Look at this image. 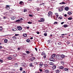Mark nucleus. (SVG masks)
<instances>
[{"instance_id": "a18cd8bd", "label": "nucleus", "mask_w": 73, "mask_h": 73, "mask_svg": "<svg viewBox=\"0 0 73 73\" xmlns=\"http://www.w3.org/2000/svg\"><path fill=\"white\" fill-rule=\"evenodd\" d=\"M13 38H14V39H16V36H14L13 37Z\"/></svg>"}, {"instance_id": "0eeeda50", "label": "nucleus", "mask_w": 73, "mask_h": 73, "mask_svg": "<svg viewBox=\"0 0 73 73\" xmlns=\"http://www.w3.org/2000/svg\"><path fill=\"white\" fill-rule=\"evenodd\" d=\"M19 30V31H21L22 30V27H21L20 26H19L17 28Z\"/></svg>"}, {"instance_id": "680f3d73", "label": "nucleus", "mask_w": 73, "mask_h": 73, "mask_svg": "<svg viewBox=\"0 0 73 73\" xmlns=\"http://www.w3.org/2000/svg\"><path fill=\"white\" fill-rule=\"evenodd\" d=\"M35 73H39V72H38V71H36V72H35Z\"/></svg>"}, {"instance_id": "37998d69", "label": "nucleus", "mask_w": 73, "mask_h": 73, "mask_svg": "<svg viewBox=\"0 0 73 73\" xmlns=\"http://www.w3.org/2000/svg\"><path fill=\"white\" fill-rule=\"evenodd\" d=\"M58 45H61V42H59L58 43Z\"/></svg>"}, {"instance_id": "4d7b16f0", "label": "nucleus", "mask_w": 73, "mask_h": 73, "mask_svg": "<svg viewBox=\"0 0 73 73\" xmlns=\"http://www.w3.org/2000/svg\"><path fill=\"white\" fill-rule=\"evenodd\" d=\"M20 20H23V18H21L20 19Z\"/></svg>"}, {"instance_id": "f257e3e1", "label": "nucleus", "mask_w": 73, "mask_h": 73, "mask_svg": "<svg viewBox=\"0 0 73 73\" xmlns=\"http://www.w3.org/2000/svg\"><path fill=\"white\" fill-rule=\"evenodd\" d=\"M65 56L64 55H62L61 56L57 55L56 56V58L59 60H63V58H65Z\"/></svg>"}, {"instance_id": "dca6fc26", "label": "nucleus", "mask_w": 73, "mask_h": 73, "mask_svg": "<svg viewBox=\"0 0 73 73\" xmlns=\"http://www.w3.org/2000/svg\"><path fill=\"white\" fill-rule=\"evenodd\" d=\"M55 14L56 15V16L57 18H58V13H55Z\"/></svg>"}, {"instance_id": "6e6552de", "label": "nucleus", "mask_w": 73, "mask_h": 73, "mask_svg": "<svg viewBox=\"0 0 73 73\" xmlns=\"http://www.w3.org/2000/svg\"><path fill=\"white\" fill-rule=\"evenodd\" d=\"M44 72L45 73H49V70H45Z\"/></svg>"}, {"instance_id": "2eb2a0df", "label": "nucleus", "mask_w": 73, "mask_h": 73, "mask_svg": "<svg viewBox=\"0 0 73 73\" xmlns=\"http://www.w3.org/2000/svg\"><path fill=\"white\" fill-rule=\"evenodd\" d=\"M52 68L53 69H55L56 68V66H54L52 67Z\"/></svg>"}, {"instance_id": "338daca9", "label": "nucleus", "mask_w": 73, "mask_h": 73, "mask_svg": "<svg viewBox=\"0 0 73 73\" xmlns=\"http://www.w3.org/2000/svg\"><path fill=\"white\" fill-rule=\"evenodd\" d=\"M27 29H29V27H27Z\"/></svg>"}, {"instance_id": "f8f14e48", "label": "nucleus", "mask_w": 73, "mask_h": 73, "mask_svg": "<svg viewBox=\"0 0 73 73\" xmlns=\"http://www.w3.org/2000/svg\"><path fill=\"white\" fill-rule=\"evenodd\" d=\"M69 8L68 7H66L65 8V10L66 11H68L69 10Z\"/></svg>"}, {"instance_id": "ea45409f", "label": "nucleus", "mask_w": 73, "mask_h": 73, "mask_svg": "<svg viewBox=\"0 0 73 73\" xmlns=\"http://www.w3.org/2000/svg\"><path fill=\"white\" fill-rule=\"evenodd\" d=\"M29 16L30 17H33V15L31 14L29 15Z\"/></svg>"}, {"instance_id": "bf43d9fd", "label": "nucleus", "mask_w": 73, "mask_h": 73, "mask_svg": "<svg viewBox=\"0 0 73 73\" xmlns=\"http://www.w3.org/2000/svg\"><path fill=\"white\" fill-rule=\"evenodd\" d=\"M37 10L38 11H40V9H39V8H37Z\"/></svg>"}, {"instance_id": "4468645a", "label": "nucleus", "mask_w": 73, "mask_h": 73, "mask_svg": "<svg viewBox=\"0 0 73 73\" xmlns=\"http://www.w3.org/2000/svg\"><path fill=\"white\" fill-rule=\"evenodd\" d=\"M59 68L60 69H63L64 68L62 66H60L59 67Z\"/></svg>"}, {"instance_id": "7ed1b4c3", "label": "nucleus", "mask_w": 73, "mask_h": 73, "mask_svg": "<svg viewBox=\"0 0 73 73\" xmlns=\"http://www.w3.org/2000/svg\"><path fill=\"white\" fill-rule=\"evenodd\" d=\"M49 60L50 61H53V62H55V59L51 57L49 58Z\"/></svg>"}, {"instance_id": "864d4df0", "label": "nucleus", "mask_w": 73, "mask_h": 73, "mask_svg": "<svg viewBox=\"0 0 73 73\" xmlns=\"http://www.w3.org/2000/svg\"><path fill=\"white\" fill-rule=\"evenodd\" d=\"M48 44H49V43H50V40H48Z\"/></svg>"}, {"instance_id": "6e6d98bb", "label": "nucleus", "mask_w": 73, "mask_h": 73, "mask_svg": "<svg viewBox=\"0 0 73 73\" xmlns=\"http://www.w3.org/2000/svg\"><path fill=\"white\" fill-rule=\"evenodd\" d=\"M2 48H3V47H2V46H0V49H2Z\"/></svg>"}, {"instance_id": "09e8293b", "label": "nucleus", "mask_w": 73, "mask_h": 73, "mask_svg": "<svg viewBox=\"0 0 73 73\" xmlns=\"http://www.w3.org/2000/svg\"><path fill=\"white\" fill-rule=\"evenodd\" d=\"M58 23L57 22H55L54 23V24H58Z\"/></svg>"}, {"instance_id": "4be33fe9", "label": "nucleus", "mask_w": 73, "mask_h": 73, "mask_svg": "<svg viewBox=\"0 0 73 73\" xmlns=\"http://www.w3.org/2000/svg\"><path fill=\"white\" fill-rule=\"evenodd\" d=\"M64 28H66V27H68V25H64Z\"/></svg>"}, {"instance_id": "39448f33", "label": "nucleus", "mask_w": 73, "mask_h": 73, "mask_svg": "<svg viewBox=\"0 0 73 73\" xmlns=\"http://www.w3.org/2000/svg\"><path fill=\"white\" fill-rule=\"evenodd\" d=\"M39 66L40 68H43V63H41L40 64H39Z\"/></svg>"}, {"instance_id": "72a5a7b5", "label": "nucleus", "mask_w": 73, "mask_h": 73, "mask_svg": "<svg viewBox=\"0 0 73 73\" xmlns=\"http://www.w3.org/2000/svg\"><path fill=\"white\" fill-rule=\"evenodd\" d=\"M58 19H60V20H62V17H58Z\"/></svg>"}, {"instance_id": "c85d7f7f", "label": "nucleus", "mask_w": 73, "mask_h": 73, "mask_svg": "<svg viewBox=\"0 0 73 73\" xmlns=\"http://www.w3.org/2000/svg\"><path fill=\"white\" fill-rule=\"evenodd\" d=\"M40 20L42 22L44 21V19L43 18H41Z\"/></svg>"}, {"instance_id": "20e7f679", "label": "nucleus", "mask_w": 73, "mask_h": 73, "mask_svg": "<svg viewBox=\"0 0 73 73\" xmlns=\"http://www.w3.org/2000/svg\"><path fill=\"white\" fill-rule=\"evenodd\" d=\"M53 14V13L51 11H49L48 12V16L49 17H50V16H52V15Z\"/></svg>"}, {"instance_id": "7c9ffc66", "label": "nucleus", "mask_w": 73, "mask_h": 73, "mask_svg": "<svg viewBox=\"0 0 73 73\" xmlns=\"http://www.w3.org/2000/svg\"><path fill=\"white\" fill-rule=\"evenodd\" d=\"M45 55V53L44 52H43L42 53V54H41V55H42V56H43V55Z\"/></svg>"}, {"instance_id": "bb28decb", "label": "nucleus", "mask_w": 73, "mask_h": 73, "mask_svg": "<svg viewBox=\"0 0 73 73\" xmlns=\"http://www.w3.org/2000/svg\"><path fill=\"white\" fill-rule=\"evenodd\" d=\"M8 60H11L12 58L11 57H8Z\"/></svg>"}, {"instance_id": "c9c22d12", "label": "nucleus", "mask_w": 73, "mask_h": 73, "mask_svg": "<svg viewBox=\"0 0 73 73\" xmlns=\"http://www.w3.org/2000/svg\"><path fill=\"white\" fill-rule=\"evenodd\" d=\"M16 22H19V21H20V19L17 20L15 21Z\"/></svg>"}, {"instance_id": "5701e85b", "label": "nucleus", "mask_w": 73, "mask_h": 73, "mask_svg": "<svg viewBox=\"0 0 73 73\" xmlns=\"http://www.w3.org/2000/svg\"><path fill=\"white\" fill-rule=\"evenodd\" d=\"M8 41V40L7 39H5L4 40V42L5 43H7Z\"/></svg>"}, {"instance_id": "c756f323", "label": "nucleus", "mask_w": 73, "mask_h": 73, "mask_svg": "<svg viewBox=\"0 0 73 73\" xmlns=\"http://www.w3.org/2000/svg\"><path fill=\"white\" fill-rule=\"evenodd\" d=\"M64 70H65V71H67V70H68V68H65L64 69Z\"/></svg>"}, {"instance_id": "a19ab883", "label": "nucleus", "mask_w": 73, "mask_h": 73, "mask_svg": "<svg viewBox=\"0 0 73 73\" xmlns=\"http://www.w3.org/2000/svg\"><path fill=\"white\" fill-rule=\"evenodd\" d=\"M44 36H47V34H46V33H44Z\"/></svg>"}, {"instance_id": "f3484780", "label": "nucleus", "mask_w": 73, "mask_h": 73, "mask_svg": "<svg viewBox=\"0 0 73 73\" xmlns=\"http://www.w3.org/2000/svg\"><path fill=\"white\" fill-rule=\"evenodd\" d=\"M72 19H73V18L72 17H70L68 18V20H71Z\"/></svg>"}, {"instance_id": "774afa93", "label": "nucleus", "mask_w": 73, "mask_h": 73, "mask_svg": "<svg viewBox=\"0 0 73 73\" xmlns=\"http://www.w3.org/2000/svg\"><path fill=\"white\" fill-rule=\"evenodd\" d=\"M26 72H25V71H24L23 72V73H26Z\"/></svg>"}, {"instance_id": "9d476101", "label": "nucleus", "mask_w": 73, "mask_h": 73, "mask_svg": "<svg viewBox=\"0 0 73 73\" xmlns=\"http://www.w3.org/2000/svg\"><path fill=\"white\" fill-rule=\"evenodd\" d=\"M35 59V57H33L30 58V60L31 61H33V60H34Z\"/></svg>"}, {"instance_id": "393cba45", "label": "nucleus", "mask_w": 73, "mask_h": 73, "mask_svg": "<svg viewBox=\"0 0 73 73\" xmlns=\"http://www.w3.org/2000/svg\"><path fill=\"white\" fill-rule=\"evenodd\" d=\"M68 15H72V13L70 12H69L68 13Z\"/></svg>"}, {"instance_id": "1a4fd4ad", "label": "nucleus", "mask_w": 73, "mask_h": 73, "mask_svg": "<svg viewBox=\"0 0 73 73\" xmlns=\"http://www.w3.org/2000/svg\"><path fill=\"white\" fill-rule=\"evenodd\" d=\"M12 31H17V28H16L14 27Z\"/></svg>"}, {"instance_id": "8fccbe9b", "label": "nucleus", "mask_w": 73, "mask_h": 73, "mask_svg": "<svg viewBox=\"0 0 73 73\" xmlns=\"http://www.w3.org/2000/svg\"><path fill=\"white\" fill-rule=\"evenodd\" d=\"M15 36H19V34H15Z\"/></svg>"}, {"instance_id": "6ab92c4d", "label": "nucleus", "mask_w": 73, "mask_h": 73, "mask_svg": "<svg viewBox=\"0 0 73 73\" xmlns=\"http://www.w3.org/2000/svg\"><path fill=\"white\" fill-rule=\"evenodd\" d=\"M16 19V17H11V19L12 20H15Z\"/></svg>"}, {"instance_id": "603ef678", "label": "nucleus", "mask_w": 73, "mask_h": 73, "mask_svg": "<svg viewBox=\"0 0 73 73\" xmlns=\"http://www.w3.org/2000/svg\"><path fill=\"white\" fill-rule=\"evenodd\" d=\"M27 11V9H25V10H24V12H25Z\"/></svg>"}, {"instance_id": "49530a36", "label": "nucleus", "mask_w": 73, "mask_h": 73, "mask_svg": "<svg viewBox=\"0 0 73 73\" xmlns=\"http://www.w3.org/2000/svg\"><path fill=\"white\" fill-rule=\"evenodd\" d=\"M62 4H65V3L64 2H62Z\"/></svg>"}, {"instance_id": "a878e982", "label": "nucleus", "mask_w": 73, "mask_h": 73, "mask_svg": "<svg viewBox=\"0 0 73 73\" xmlns=\"http://www.w3.org/2000/svg\"><path fill=\"white\" fill-rule=\"evenodd\" d=\"M26 41L27 42H30V40L29 39H27Z\"/></svg>"}, {"instance_id": "de8ad7c7", "label": "nucleus", "mask_w": 73, "mask_h": 73, "mask_svg": "<svg viewBox=\"0 0 73 73\" xmlns=\"http://www.w3.org/2000/svg\"><path fill=\"white\" fill-rule=\"evenodd\" d=\"M39 71L40 72H42V70L41 69H39Z\"/></svg>"}, {"instance_id": "ddd939ff", "label": "nucleus", "mask_w": 73, "mask_h": 73, "mask_svg": "<svg viewBox=\"0 0 73 73\" xmlns=\"http://www.w3.org/2000/svg\"><path fill=\"white\" fill-rule=\"evenodd\" d=\"M22 66H23V67H24V68H25V67H26V65H25V64L23 63L22 64Z\"/></svg>"}, {"instance_id": "e2e57ef3", "label": "nucleus", "mask_w": 73, "mask_h": 73, "mask_svg": "<svg viewBox=\"0 0 73 73\" xmlns=\"http://www.w3.org/2000/svg\"><path fill=\"white\" fill-rule=\"evenodd\" d=\"M20 50V48H18V50Z\"/></svg>"}, {"instance_id": "473e14b6", "label": "nucleus", "mask_w": 73, "mask_h": 73, "mask_svg": "<svg viewBox=\"0 0 73 73\" xmlns=\"http://www.w3.org/2000/svg\"><path fill=\"white\" fill-rule=\"evenodd\" d=\"M30 66H33V65L32 64V63H31L30 64Z\"/></svg>"}, {"instance_id": "412c9836", "label": "nucleus", "mask_w": 73, "mask_h": 73, "mask_svg": "<svg viewBox=\"0 0 73 73\" xmlns=\"http://www.w3.org/2000/svg\"><path fill=\"white\" fill-rule=\"evenodd\" d=\"M61 63L63 65H64V61H61Z\"/></svg>"}, {"instance_id": "3c124183", "label": "nucleus", "mask_w": 73, "mask_h": 73, "mask_svg": "<svg viewBox=\"0 0 73 73\" xmlns=\"http://www.w3.org/2000/svg\"><path fill=\"white\" fill-rule=\"evenodd\" d=\"M0 62H3V60H0Z\"/></svg>"}, {"instance_id": "aec40b11", "label": "nucleus", "mask_w": 73, "mask_h": 73, "mask_svg": "<svg viewBox=\"0 0 73 73\" xmlns=\"http://www.w3.org/2000/svg\"><path fill=\"white\" fill-rule=\"evenodd\" d=\"M24 4V2H23V1H21L19 2V4Z\"/></svg>"}, {"instance_id": "4c0bfd02", "label": "nucleus", "mask_w": 73, "mask_h": 73, "mask_svg": "<svg viewBox=\"0 0 73 73\" xmlns=\"http://www.w3.org/2000/svg\"><path fill=\"white\" fill-rule=\"evenodd\" d=\"M43 57L44 58H46V55H44Z\"/></svg>"}, {"instance_id": "423d86ee", "label": "nucleus", "mask_w": 73, "mask_h": 73, "mask_svg": "<svg viewBox=\"0 0 73 73\" xmlns=\"http://www.w3.org/2000/svg\"><path fill=\"white\" fill-rule=\"evenodd\" d=\"M5 9H7V10H9V9H10V7H9V6L8 5H6Z\"/></svg>"}, {"instance_id": "cd10ccee", "label": "nucleus", "mask_w": 73, "mask_h": 73, "mask_svg": "<svg viewBox=\"0 0 73 73\" xmlns=\"http://www.w3.org/2000/svg\"><path fill=\"white\" fill-rule=\"evenodd\" d=\"M15 67H17L18 66L17 63H15Z\"/></svg>"}, {"instance_id": "58836bf2", "label": "nucleus", "mask_w": 73, "mask_h": 73, "mask_svg": "<svg viewBox=\"0 0 73 73\" xmlns=\"http://www.w3.org/2000/svg\"><path fill=\"white\" fill-rule=\"evenodd\" d=\"M44 66L46 68V67H47L48 66V65H47V64H45L44 65Z\"/></svg>"}, {"instance_id": "5fc2aeb1", "label": "nucleus", "mask_w": 73, "mask_h": 73, "mask_svg": "<svg viewBox=\"0 0 73 73\" xmlns=\"http://www.w3.org/2000/svg\"><path fill=\"white\" fill-rule=\"evenodd\" d=\"M3 18L4 19H6V17L5 16L3 17Z\"/></svg>"}, {"instance_id": "f03ea898", "label": "nucleus", "mask_w": 73, "mask_h": 73, "mask_svg": "<svg viewBox=\"0 0 73 73\" xmlns=\"http://www.w3.org/2000/svg\"><path fill=\"white\" fill-rule=\"evenodd\" d=\"M65 6H62L60 7L59 8L58 11L59 12H61V11H63V9L64 8Z\"/></svg>"}, {"instance_id": "e433bc0d", "label": "nucleus", "mask_w": 73, "mask_h": 73, "mask_svg": "<svg viewBox=\"0 0 73 73\" xmlns=\"http://www.w3.org/2000/svg\"><path fill=\"white\" fill-rule=\"evenodd\" d=\"M26 52L27 53H28V54H29V53H30V52H29V51H26Z\"/></svg>"}, {"instance_id": "f704fd0d", "label": "nucleus", "mask_w": 73, "mask_h": 73, "mask_svg": "<svg viewBox=\"0 0 73 73\" xmlns=\"http://www.w3.org/2000/svg\"><path fill=\"white\" fill-rule=\"evenodd\" d=\"M27 23L28 24H31L32 23V22H28Z\"/></svg>"}, {"instance_id": "9b49d317", "label": "nucleus", "mask_w": 73, "mask_h": 73, "mask_svg": "<svg viewBox=\"0 0 73 73\" xmlns=\"http://www.w3.org/2000/svg\"><path fill=\"white\" fill-rule=\"evenodd\" d=\"M56 55V54H53L51 56V57L52 58H54V57H55Z\"/></svg>"}, {"instance_id": "052dcab7", "label": "nucleus", "mask_w": 73, "mask_h": 73, "mask_svg": "<svg viewBox=\"0 0 73 73\" xmlns=\"http://www.w3.org/2000/svg\"><path fill=\"white\" fill-rule=\"evenodd\" d=\"M35 49L36 50V51H37V48H35Z\"/></svg>"}, {"instance_id": "2f4dec72", "label": "nucleus", "mask_w": 73, "mask_h": 73, "mask_svg": "<svg viewBox=\"0 0 73 73\" xmlns=\"http://www.w3.org/2000/svg\"><path fill=\"white\" fill-rule=\"evenodd\" d=\"M49 64H50V65H53V63L52 62H50L49 63Z\"/></svg>"}, {"instance_id": "79ce46f5", "label": "nucleus", "mask_w": 73, "mask_h": 73, "mask_svg": "<svg viewBox=\"0 0 73 73\" xmlns=\"http://www.w3.org/2000/svg\"><path fill=\"white\" fill-rule=\"evenodd\" d=\"M20 70H21V71L23 70V68H22L21 67H20Z\"/></svg>"}, {"instance_id": "0e129e2a", "label": "nucleus", "mask_w": 73, "mask_h": 73, "mask_svg": "<svg viewBox=\"0 0 73 73\" xmlns=\"http://www.w3.org/2000/svg\"><path fill=\"white\" fill-rule=\"evenodd\" d=\"M64 16L65 17H66V16H67V15H66V14H65Z\"/></svg>"}, {"instance_id": "69168bd1", "label": "nucleus", "mask_w": 73, "mask_h": 73, "mask_svg": "<svg viewBox=\"0 0 73 73\" xmlns=\"http://www.w3.org/2000/svg\"><path fill=\"white\" fill-rule=\"evenodd\" d=\"M37 33L38 34H40V32H37Z\"/></svg>"}, {"instance_id": "13d9d810", "label": "nucleus", "mask_w": 73, "mask_h": 73, "mask_svg": "<svg viewBox=\"0 0 73 73\" xmlns=\"http://www.w3.org/2000/svg\"><path fill=\"white\" fill-rule=\"evenodd\" d=\"M67 43L68 44H70V42H67Z\"/></svg>"}, {"instance_id": "b1692460", "label": "nucleus", "mask_w": 73, "mask_h": 73, "mask_svg": "<svg viewBox=\"0 0 73 73\" xmlns=\"http://www.w3.org/2000/svg\"><path fill=\"white\" fill-rule=\"evenodd\" d=\"M56 72L57 73H60V71L58 70H57L56 71Z\"/></svg>"}, {"instance_id": "c03bdc74", "label": "nucleus", "mask_w": 73, "mask_h": 73, "mask_svg": "<svg viewBox=\"0 0 73 73\" xmlns=\"http://www.w3.org/2000/svg\"><path fill=\"white\" fill-rule=\"evenodd\" d=\"M3 30V28L1 27H0V31H2Z\"/></svg>"}, {"instance_id": "a211bd4d", "label": "nucleus", "mask_w": 73, "mask_h": 73, "mask_svg": "<svg viewBox=\"0 0 73 73\" xmlns=\"http://www.w3.org/2000/svg\"><path fill=\"white\" fill-rule=\"evenodd\" d=\"M23 36H24V37H27V35L26 34H24L23 35Z\"/></svg>"}]
</instances>
